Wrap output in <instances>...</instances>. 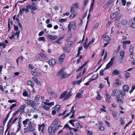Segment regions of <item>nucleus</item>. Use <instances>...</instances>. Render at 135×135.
Masks as SVG:
<instances>
[{"instance_id":"nucleus-1","label":"nucleus","mask_w":135,"mask_h":135,"mask_svg":"<svg viewBox=\"0 0 135 135\" xmlns=\"http://www.w3.org/2000/svg\"><path fill=\"white\" fill-rule=\"evenodd\" d=\"M72 28L73 29L75 30L76 29V26L75 23L74 22L72 21L70 22L68 26V31H70L71 30V28Z\"/></svg>"},{"instance_id":"nucleus-2","label":"nucleus","mask_w":135,"mask_h":135,"mask_svg":"<svg viewBox=\"0 0 135 135\" xmlns=\"http://www.w3.org/2000/svg\"><path fill=\"white\" fill-rule=\"evenodd\" d=\"M64 70H61L60 71H59L57 73V75L58 76H59L60 75H61V77L62 78H67L68 76V74H66L65 73H64Z\"/></svg>"},{"instance_id":"nucleus-3","label":"nucleus","mask_w":135,"mask_h":135,"mask_svg":"<svg viewBox=\"0 0 135 135\" xmlns=\"http://www.w3.org/2000/svg\"><path fill=\"white\" fill-rule=\"evenodd\" d=\"M25 102L27 104L30 105L34 108H35L36 107V103H34L33 101L31 100H25Z\"/></svg>"},{"instance_id":"nucleus-4","label":"nucleus","mask_w":135,"mask_h":135,"mask_svg":"<svg viewBox=\"0 0 135 135\" xmlns=\"http://www.w3.org/2000/svg\"><path fill=\"white\" fill-rule=\"evenodd\" d=\"M27 129H28V131L31 132H33L35 131V128L32 127V124L31 123H29L28 126L26 128H25L24 130H27Z\"/></svg>"},{"instance_id":"nucleus-5","label":"nucleus","mask_w":135,"mask_h":135,"mask_svg":"<svg viewBox=\"0 0 135 135\" xmlns=\"http://www.w3.org/2000/svg\"><path fill=\"white\" fill-rule=\"evenodd\" d=\"M124 51L123 50H121L119 52V55L121 57V59L119 60V62L120 63H121L122 62L123 59L124 57Z\"/></svg>"},{"instance_id":"nucleus-6","label":"nucleus","mask_w":135,"mask_h":135,"mask_svg":"<svg viewBox=\"0 0 135 135\" xmlns=\"http://www.w3.org/2000/svg\"><path fill=\"white\" fill-rule=\"evenodd\" d=\"M114 58V57L112 58L110 60V61L107 65L106 67L105 68V69H107L109 68L113 64V61Z\"/></svg>"},{"instance_id":"nucleus-7","label":"nucleus","mask_w":135,"mask_h":135,"mask_svg":"<svg viewBox=\"0 0 135 135\" xmlns=\"http://www.w3.org/2000/svg\"><path fill=\"white\" fill-rule=\"evenodd\" d=\"M31 74L33 76H42V74L41 73L31 71Z\"/></svg>"},{"instance_id":"nucleus-8","label":"nucleus","mask_w":135,"mask_h":135,"mask_svg":"<svg viewBox=\"0 0 135 135\" xmlns=\"http://www.w3.org/2000/svg\"><path fill=\"white\" fill-rule=\"evenodd\" d=\"M133 47L131 45H130L129 47V51L130 52V56L132 59H134L133 56L134 55L133 53Z\"/></svg>"},{"instance_id":"nucleus-9","label":"nucleus","mask_w":135,"mask_h":135,"mask_svg":"<svg viewBox=\"0 0 135 135\" xmlns=\"http://www.w3.org/2000/svg\"><path fill=\"white\" fill-rule=\"evenodd\" d=\"M65 57V55L64 54H62L59 57V61L60 64H62L64 61V59Z\"/></svg>"},{"instance_id":"nucleus-10","label":"nucleus","mask_w":135,"mask_h":135,"mask_svg":"<svg viewBox=\"0 0 135 135\" xmlns=\"http://www.w3.org/2000/svg\"><path fill=\"white\" fill-rule=\"evenodd\" d=\"M26 105L25 104L22 105L20 108L19 111L21 114L24 113V109L26 107Z\"/></svg>"},{"instance_id":"nucleus-11","label":"nucleus","mask_w":135,"mask_h":135,"mask_svg":"<svg viewBox=\"0 0 135 135\" xmlns=\"http://www.w3.org/2000/svg\"><path fill=\"white\" fill-rule=\"evenodd\" d=\"M56 60L54 59H52L50 60L49 62V64L50 66H52L56 63Z\"/></svg>"},{"instance_id":"nucleus-12","label":"nucleus","mask_w":135,"mask_h":135,"mask_svg":"<svg viewBox=\"0 0 135 135\" xmlns=\"http://www.w3.org/2000/svg\"><path fill=\"white\" fill-rule=\"evenodd\" d=\"M116 82L113 84V86L114 87L118 86L121 85V83L119 80L117 79L115 80Z\"/></svg>"},{"instance_id":"nucleus-13","label":"nucleus","mask_w":135,"mask_h":135,"mask_svg":"<svg viewBox=\"0 0 135 135\" xmlns=\"http://www.w3.org/2000/svg\"><path fill=\"white\" fill-rule=\"evenodd\" d=\"M106 93L105 94V95L107 98V99H106V100L107 103H109L110 102L109 100L111 99V97L110 95L108 93L107 91L106 90Z\"/></svg>"},{"instance_id":"nucleus-14","label":"nucleus","mask_w":135,"mask_h":135,"mask_svg":"<svg viewBox=\"0 0 135 135\" xmlns=\"http://www.w3.org/2000/svg\"><path fill=\"white\" fill-rule=\"evenodd\" d=\"M104 40L106 42H108L110 41V37L107 35H104L103 36Z\"/></svg>"},{"instance_id":"nucleus-15","label":"nucleus","mask_w":135,"mask_h":135,"mask_svg":"<svg viewBox=\"0 0 135 135\" xmlns=\"http://www.w3.org/2000/svg\"><path fill=\"white\" fill-rule=\"evenodd\" d=\"M58 120H59L58 118H56L52 122L51 126H52L53 127H54L58 124Z\"/></svg>"},{"instance_id":"nucleus-16","label":"nucleus","mask_w":135,"mask_h":135,"mask_svg":"<svg viewBox=\"0 0 135 135\" xmlns=\"http://www.w3.org/2000/svg\"><path fill=\"white\" fill-rule=\"evenodd\" d=\"M40 98V96L39 95H37L35 96L33 102L36 104L39 101Z\"/></svg>"},{"instance_id":"nucleus-17","label":"nucleus","mask_w":135,"mask_h":135,"mask_svg":"<svg viewBox=\"0 0 135 135\" xmlns=\"http://www.w3.org/2000/svg\"><path fill=\"white\" fill-rule=\"evenodd\" d=\"M74 106H73L71 109V110L70 112L69 113H67L64 117H66L69 116L71 113L72 114H74L75 112V110H74Z\"/></svg>"},{"instance_id":"nucleus-18","label":"nucleus","mask_w":135,"mask_h":135,"mask_svg":"<svg viewBox=\"0 0 135 135\" xmlns=\"http://www.w3.org/2000/svg\"><path fill=\"white\" fill-rule=\"evenodd\" d=\"M67 93V91H64V92H63V93H62L61 95H60L59 98L60 99H62L63 98L65 97V99H66L65 98V97L66 95V94Z\"/></svg>"},{"instance_id":"nucleus-19","label":"nucleus","mask_w":135,"mask_h":135,"mask_svg":"<svg viewBox=\"0 0 135 135\" xmlns=\"http://www.w3.org/2000/svg\"><path fill=\"white\" fill-rule=\"evenodd\" d=\"M111 95L113 96H115L117 97H118L119 96V94L118 91L116 90H114L112 91V93L111 94Z\"/></svg>"},{"instance_id":"nucleus-20","label":"nucleus","mask_w":135,"mask_h":135,"mask_svg":"<svg viewBox=\"0 0 135 135\" xmlns=\"http://www.w3.org/2000/svg\"><path fill=\"white\" fill-rule=\"evenodd\" d=\"M38 126L39 127L38 128V130L39 131H40L41 130V128H42V130H41V132L42 133H43L44 131V128L45 126V124H43L41 125H38Z\"/></svg>"},{"instance_id":"nucleus-21","label":"nucleus","mask_w":135,"mask_h":135,"mask_svg":"<svg viewBox=\"0 0 135 135\" xmlns=\"http://www.w3.org/2000/svg\"><path fill=\"white\" fill-rule=\"evenodd\" d=\"M20 33V31H12V34H13L14 35L17 37V38H18L19 37V34Z\"/></svg>"},{"instance_id":"nucleus-22","label":"nucleus","mask_w":135,"mask_h":135,"mask_svg":"<svg viewBox=\"0 0 135 135\" xmlns=\"http://www.w3.org/2000/svg\"><path fill=\"white\" fill-rule=\"evenodd\" d=\"M48 37L52 41L56 39L57 37L56 36H53L52 35H49L48 36Z\"/></svg>"},{"instance_id":"nucleus-23","label":"nucleus","mask_w":135,"mask_h":135,"mask_svg":"<svg viewBox=\"0 0 135 135\" xmlns=\"http://www.w3.org/2000/svg\"><path fill=\"white\" fill-rule=\"evenodd\" d=\"M62 127V126L60 125H59L58 126H57L55 127L53 129V132L54 133L57 130L59 129V128L60 127Z\"/></svg>"},{"instance_id":"nucleus-24","label":"nucleus","mask_w":135,"mask_h":135,"mask_svg":"<svg viewBox=\"0 0 135 135\" xmlns=\"http://www.w3.org/2000/svg\"><path fill=\"white\" fill-rule=\"evenodd\" d=\"M27 8H28L30 9H32L33 10H35L37 9L36 7L32 6V5H28L27 6Z\"/></svg>"},{"instance_id":"nucleus-25","label":"nucleus","mask_w":135,"mask_h":135,"mask_svg":"<svg viewBox=\"0 0 135 135\" xmlns=\"http://www.w3.org/2000/svg\"><path fill=\"white\" fill-rule=\"evenodd\" d=\"M82 79H81L79 80L76 81H74L73 83V84L74 85H75L76 84H77L78 85H79L81 83L82 81Z\"/></svg>"},{"instance_id":"nucleus-26","label":"nucleus","mask_w":135,"mask_h":135,"mask_svg":"<svg viewBox=\"0 0 135 135\" xmlns=\"http://www.w3.org/2000/svg\"><path fill=\"white\" fill-rule=\"evenodd\" d=\"M27 85H30L31 87L33 88H34V84L30 80H28L27 82Z\"/></svg>"},{"instance_id":"nucleus-27","label":"nucleus","mask_w":135,"mask_h":135,"mask_svg":"<svg viewBox=\"0 0 135 135\" xmlns=\"http://www.w3.org/2000/svg\"><path fill=\"white\" fill-rule=\"evenodd\" d=\"M123 90L124 91H127L129 89L128 86L127 85H124L123 86Z\"/></svg>"},{"instance_id":"nucleus-28","label":"nucleus","mask_w":135,"mask_h":135,"mask_svg":"<svg viewBox=\"0 0 135 135\" xmlns=\"http://www.w3.org/2000/svg\"><path fill=\"white\" fill-rule=\"evenodd\" d=\"M54 109L59 112L60 109V106L59 105H57L54 107Z\"/></svg>"},{"instance_id":"nucleus-29","label":"nucleus","mask_w":135,"mask_h":135,"mask_svg":"<svg viewBox=\"0 0 135 135\" xmlns=\"http://www.w3.org/2000/svg\"><path fill=\"white\" fill-rule=\"evenodd\" d=\"M39 55L41 56L42 58L46 60L47 58V57L46 56V55L44 53H40L39 54Z\"/></svg>"},{"instance_id":"nucleus-30","label":"nucleus","mask_w":135,"mask_h":135,"mask_svg":"<svg viewBox=\"0 0 135 135\" xmlns=\"http://www.w3.org/2000/svg\"><path fill=\"white\" fill-rule=\"evenodd\" d=\"M29 121V120L28 119H27L23 121V123L24 127H26V126L27 123Z\"/></svg>"},{"instance_id":"nucleus-31","label":"nucleus","mask_w":135,"mask_h":135,"mask_svg":"<svg viewBox=\"0 0 135 135\" xmlns=\"http://www.w3.org/2000/svg\"><path fill=\"white\" fill-rule=\"evenodd\" d=\"M128 23V21L126 19L123 20L121 21V24L123 25H126Z\"/></svg>"},{"instance_id":"nucleus-32","label":"nucleus","mask_w":135,"mask_h":135,"mask_svg":"<svg viewBox=\"0 0 135 135\" xmlns=\"http://www.w3.org/2000/svg\"><path fill=\"white\" fill-rule=\"evenodd\" d=\"M119 71L117 70H115L113 71L112 75H115L119 74Z\"/></svg>"},{"instance_id":"nucleus-33","label":"nucleus","mask_w":135,"mask_h":135,"mask_svg":"<svg viewBox=\"0 0 135 135\" xmlns=\"http://www.w3.org/2000/svg\"><path fill=\"white\" fill-rule=\"evenodd\" d=\"M21 121L20 120L18 122V124L17 126V132L20 131L21 127Z\"/></svg>"},{"instance_id":"nucleus-34","label":"nucleus","mask_w":135,"mask_h":135,"mask_svg":"<svg viewBox=\"0 0 135 135\" xmlns=\"http://www.w3.org/2000/svg\"><path fill=\"white\" fill-rule=\"evenodd\" d=\"M72 95V92L71 90L70 91L68 92L65 97V98L67 99L69 98Z\"/></svg>"},{"instance_id":"nucleus-35","label":"nucleus","mask_w":135,"mask_h":135,"mask_svg":"<svg viewBox=\"0 0 135 135\" xmlns=\"http://www.w3.org/2000/svg\"><path fill=\"white\" fill-rule=\"evenodd\" d=\"M54 127L52 126H51L49 127L48 131L49 134L52 133L53 128Z\"/></svg>"},{"instance_id":"nucleus-36","label":"nucleus","mask_w":135,"mask_h":135,"mask_svg":"<svg viewBox=\"0 0 135 135\" xmlns=\"http://www.w3.org/2000/svg\"><path fill=\"white\" fill-rule=\"evenodd\" d=\"M99 24L98 23H96L95 24L94 26L93 27L92 29L94 30L95 29L98 28L99 27Z\"/></svg>"},{"instance_id":"nucleus-37","label":"nucleus","mask_w":135,"mask_h":135,"mask_svg":"<svg viewBox=\"0 0 135 135\" xmlns=\"http://www.w3.org/2000/svg\"><path fill=\"white\" fill-rule=\"evenodd\" d=\"M32 78L33 80L35 81L37 84L39 85L40 84V82L39 81H38L37 78L36 77H33Z\"/></svg>"},{"instance_id":"nucleus-38","label":"nucleus","mask_w":135,"mask_h":135,"mask_svg":"<svg viewBox=\"0 0 135 135\" xmlns=\"http://www.w3.org/2000/svg\"><path fill=\"white\" fill-rule=\"evenodd\" d=\"M97 96L96 97V99L97 100H100L101 99L102 97L101 96V95L99 94L98 91H97Z\"/></svg>"},{"instance_id":"nucleus-39","label":"nucleus","mask_w":135,"mask_h":135,"mask_svg":"<svg viewBox=\"0 0 135 135\" xmlns=\"http://www.w3.org/2000/svg\"><path fill=\"white\" fill-rule=\"evenodd\" d=\"M121 43L126 45L127 44H130L131 43V41L130 40L124 41H122L121 42Z\"/></svg>"},{"instance_id":"nucleus-40","label":"nucleus","mask_w":135,"mask_h":135,"mask_svg":"<svg viewBox=\"0 0 135 135\" xmlns=\"http://www.w3.org/2000/svg\"><path fill=\"white\" fill-rule=\"evenodd\" d=\"M72 14H71L69 16V18L70 19H73L75 16L77 15V13L75 12V13H73Z\"/></svg>"},{"instance_id":"nucleus-41","label":"nucleus","mask_w":135,"mask_h":135,"mask_svg":"<svg viewBox=\"0 0 135 135\" xmlns=\"http://www.w3.org/2000/svg\"><path fill=\"white\" fill-rule=\"evenodd\" d=\"M75 125L77 128H82V126L78 122L76 123Z\"/></svg>"},{"instance_id":"nucleus-42","label":"nucleus","mask_w":135,"mask_h":135,"mask_svg":"<svg viewBox=\"0 0 135 135\" xmlns=\"http://www.w3.org/2000/svg\"><path fill=\"white\" fill-rule=\"evenodd\" d=\"M94 0H93V1L91 5V7L89 10V11H91L93 10V8L94 5Z\"/></svg>"},{"instance_id":"nucleus-43","label":"nucleus","mask_w":135,"mask_h":135,"mask_svg":"<svg viewBox=\"0 0 135 135\" xmlns=\"http://www.w3.org/2000/svg\"><path fill=\"white\" fill-rule=\"evenodd\" d=\"M25 8L23 7L22 8L20 9L19 13L21 15H22L24 12L25 11Z\"/></svg>"},{"instance_id":"nucleus-44","label":"nucleus","mask_w":135,"mask_h":135,"mask_svg":"<svg viewBox=\"0 0 135 135\" xmlns=\"http://www.w3.org/2000/svg\"><path fill=\"white\" fill-rule=\"evenodd\" d=\"M54 102H49L48 103H46V105L51 107L54 105Z\"/></svg>"},{"instance_id":"nucleus-45","label":"nucleus","mask_w":135,"mask_h":135,"mask_svg":"<svg viewBox=\"0 0 135 135\" xmlns=\"http://www.w3.org/2000/svg\"><path fill=\"white\" fill-rule=\"evenodd\" d=\"M119 122L120 124L122 125H124L125 123L124 121V120H123L122 117H120V118Z\"/></svg>"},{"instance_id":"nucleus-46","label":"nucleus","mask_w":135,"mask_h":135,"mask_svg":"<svg viewBox=\"0 0 135 135\" xmlns=\"http://www.w3.org/2000/svg\"><path fill=\"white\" fill-rule=\"evenodd\" d=\"M12 35L9 37V38L12 40H15L16 37L13 34H12Z\"/></svg>"},{"instance_id":"nucleus-47","label":"nucleus","mask_w":135,"mask_h":135,"mask_svg":"<svg viewBox=\"0 0 135 135\" xmlns=\"http://www.w3.org/2000/svg\"><path fill=\"white\" fill-rule=\"evenodd\" d=\"M72 7L74 8H78V3H76L72 5Z\"/></svg>"},{"instance_id":"nucleus-48","label":"nucleus","mask_w":135,"mask_h":135,"mask_svg":"<svg viewBox=\"0 0 135 135\" xmlns=\"http://www.w3.org/2000/svg\"><path fill=\"white\" fill-rule=\"evenodd\" d=\"M42 108L44 109L45 110H49L50 109V108L48 106H46V105L43 106L42 107Z\"/></svg>"},{"instance_id":"nucleus-49","label":"nucleus","mask_w":135,"mask_h":135,"mask_svg":"<svg viewBox=\"0 0 135 135\" xmlns=\"http://www.w3.org/2000/svg\"><path fill=\"white\" fill-rule=\"evenodd\" d=\"M19 59H20L21 61L23 59V57H20L16 60V62L18 66V60Z\"/></svg>"},{"instance_id":"nucleus-50","label":"nucleus","mask_w":135,"mask_h":135,"mask_svg":"<svg viewBox=\"0 0 135 135\" xmlns=\"http://www.w3.org/2000/svg\"><path fill=\"white\" fill-rule=\"evenodd\" d=\"M82 97V95L80 93H77L76 95V97L78 98H80Z\"/></svg>"},{"instance_id":"nucleus-51","label":"nucleus","mask_w":135,"mask_h":135,"mask_svg":"<svg viewBox=\"0 0 135 135\" xmlns=\"http://www.w3.org/2000/svg\"><path fill=\"white\" fill-rule=\"evenodd\" d=\"M28 92L26 90H25L23 93V95L25 97H27L28 96Z\"/></svg>"},{"instance_id":"nucleus-52","label":"nucleus","mask_w":135,"mask_h":135,"mask_svg":"<svg viewBox=\"0 0 135 135\" xmlns=\"http://www.w3.org/2000/svg\"><path fill=\"white\" fill-rule=\"evenodd\" d=\"M113 2V0H108L107 1V4L109 6Z\"/></svg>"},{"instance_id":"nucleus-53","label":"nucleus","mask_w":135,"mask_h":135,"mask_svg":"<svg viewBox=\"0 0 135 135\" xmlns=\"http://www.w3.org/2000/svg\"><path fill=\"white\" fill-rule=\"evenodd\" d=\"M66 19H59V22L62 23L64 22H65L66 21Z\"/></svg>"},{"instance_id":"nucleus-54","label":"nucleus","mask_w":135,"mask_h":135,"mask_svg":"<svg viewBox=\"0 0 135 135\" xmlns=\"http://www.w3.org/2000/svg\"><path fill=\"white\" fill-rule=\"evenodd\" d=\"M49 93L50 94H51L52 96H53L54 97H55L56 96V94L54 92H49Z\"/></svg>"},{"instance_id":"nucleus-55","label":"nucleus","mask_w":135,"mask_h":135,"mask_svg":"<svg viewBox=\"0 0 135 135\" xmlns=\"http://www.w3.org/2000/svg\"><path fill=\"white\" fill-rule=\"evenodd\" d=\"M120 94L121 95L123 96H125L126 95V93L124 91L122 90L120 91Z\"/></svg>"},{"instance_id":"nucleus-56","label":"nucleus","mask_w":135,"mask_h":135,"mask_svg":"<svg viewBox=\"0 0 135 135\" xmlns=\"http://www.w3.org/2000/svg\"><path fill=\"white\" fill-rule=\"evenodd\" d=\"M45 37H40L39 38V41H45Z\"/></svg>"},{"instance_id":"nucleus-57","label":"nucleus","mask_w":135,"mask_h":135,"mask_svg":"<svg viewBox=\"0 0 135 135\" xmlns=\"http://www.w3.org/2000/svg\"><path fill=\"white\" fill-rule=\"evenodd\" d=\"M9 116V114L8 113L7 115H6V117L5 118V119H4V121L3 122V123H6V122L7 120H8V118Z\"/></svg>"},{"instance_id":"nucleus-58","label":"nucleus","mask_w":135,"mask_h":135,"mask_svg":"<svg viewBox=\"0 0 135 135\" xmlns=\"http://www.w3.org/2000/svg\"><path fill=\"white\" fill-rule=\"evenodd\" d=\"M102 106L103 107V108H101L100 109V111L102 112H105L106 110L105 109V106L103 105H102Z\"/></svg>"},{"instance_id":"nucleus-59","label":"nucleus","mask_w":135,"mask_h":135,"mask_svg":"<svg viewBox=\"0 0 135 135\" xmlns=\"http://www.w3.org/2000/svg\"><path fill=\"white\" fill-rule=\"evenodd\" d=\"M86 131L87 135H92L93 133L91 132L88 130H87Z\"/></svg>"},{"instance_id":"nucleus-60","label":"nucleus","mask_w":135,"mask_h":135,"mask_svg":"<svg viewBox=\"0 0 135 135\" xmlns=\"http://www.w3.org/2000/svg\"><path fill=\"white\" fill-rule=\"evenodd\" d=\"M82 58V57L81 56H80V57L77 60L76 63L77 64H78L80 62Z\"/></svg>"},{"instance_id":"nucleus-61","label":"nucleus","mask_w":135,"mask_h":135,"mask_svg":"<svg viewBox=\"0 0 135 135\" xmlns=\"http://www.w3.org/2000/svg\"><path fill=\"white\" fill-rule=\"evenodd\" d=\"M116 17L113 14V13H112L110 14V18L111 19H113Z\"/></svg>"},{"instance_id":"nucleus-62","label":"nucleus","mask_w":135,"mask_h":135,"mask_svg":"<svg viewBox=\"0 0 135 135\" xmlns=\"http://www.w3.org/2000/svg\"><path fill=\"white\" fill-rule=\"evenodd\" d=\"M0 46L3 47V48H5L6 47V45L4 42L2 43H0Z\"/></svg>"},{"instance_id":"nucleus-63","label":"nucleus","mask_w":135,"mask_h":135,"mask_svg":"<svg viewBox=\"0 0 135 135\" xmlns=\"http://www.w3.org/2000/svg\"><path fill=\"white\" fill-rule=\"evenodd\" d=\"M122 5L124 6H125L126 3V1L125 0H122Z\"/></svg>"},{"instance_id":"nucleus-64","label":"nucleus","mask_w":135,"mask_h":135,"mask_svg":"<svg viewBox=\"0 0 135 135\" xmlns=\"http://www.w3.org/2000/svg\"><path fill=\"white\" fill-rule=\"evenodd\" d=\"M126 78H128L130 77V73H129L127 72L125 74Z\"/></svg>"}]
</instances>
